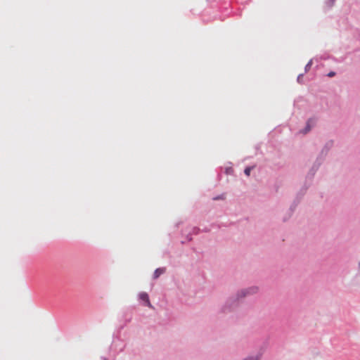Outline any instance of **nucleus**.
<instances>
[{
  "instance_id": "f257e3e1",
  "label": "nucleus",
  "mask_w": 360,
  "mask_h": 360,
  "mask_svg": "<svg viewBox=\"0 0 360 360\" xmlns=\"http://www.w3.org/2000/svg\"><path fill=\"white\" fill-rule=\"evenodd\" d=\"M139 298L141 300L145 302L147 306H148L150 308L153 307L150 302L148 295L146 292L140 293Z\"/></svg>"
},
{
  "instance_id": "f03ea898",
  "label": "nucleus",
  "mask_w": 360,
  "mask_h": 360,
  "mask_svg": "<svg viewBox=\"0 0 360 360\" xmlns=\"http://www.w3.org/2000/svg\"><path fill=\"white\" fill-rule=\"evenodd\" d=\"M258 288L257 287H252L246 290H243L240 292L243 294V297H245L247 294H255L257 292Z\"/></svg>"
},
{
  "instance_id": "7ed1b4c3",
  "label": "nucleus",
  "mask_w": 360,
  "mask_h": 360,
  "mask_svg": "<svg viewBox=\"0 0 360 360\" xmlns=\"http://www.w3.org/2000/svg\"><path fill=\"white\" fill-rule=\"evenodd\" d=\"M165 271V268H159L157 269L154 272V278H158L161 274H162Z\"/></svg>"
},
{
  "instance_id": "20e7f679",
  "label": "nucleus",
  "mask_w": 360,
  "mask_h": 360,
  "mask_svg": "<svg viewBox=\"0 0 360 360\" xmlns=\"http://www.w3.org/2000/svg\"><path fill=\"white\" fill-rule=\"evenodd\" d=\"M313 122H314V121H313V120H311V119H310V120H308L307 124V127H306V128H305V129H304V134H306V133H307L308 131H310V129H311V123H312Z\"/></svg>"
},
{
  "instance_id": "39448f33",
  "label": "nucleus",
  "mask_w": 360,
  "mask_h": 360,
  "mask_svg": "<svg viewBox=\"0 0 360 360\" xmlns=\"http://www.w3.org/2000/svg\"><path fill=\"white\" fill-rule=\"evenodd\" d=\"M251 170H252V167H246V168L245 169L244 172H245V174L247 176H249V175H250V174Z\"/></svg>"
},
{
  "instance_id": "423d86ee",
  "label": "nucleus",
  "mask_w": 360,
  "mask_h": 360,
  "mask_svg": "<svg viewBox=\"0 0 360 360\" xmlns=\"http://www.w3.org/2000/svg\"><path fill=\"white\" fill-rule=\"evenodd\" d=\"M244 360H259V357L258 356H252V357H248Z\"/></svg>"
},
{
  "instance_id": "0eeeda50",
  "label": "nucleus",
  "mask_w": 360,
  "mask_h": 360,
  "mask_svg": "<svg viewBox=\"0 0 360 360\" xmlns=\"http://www.w3.org/2000/svg\"><path fill=\"white\" fill-rule=\"evenodd\" d=\"M335 75V72H330L328 74V76L331 77H333Z\"/></svg>"
}]
</instances>
